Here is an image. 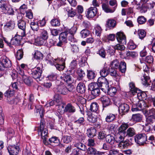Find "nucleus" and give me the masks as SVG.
<instances>
[{
    "mask_svg": "<svg viewBox=\"0 0 155 155\" xmlns=\"http://www.w3.org/2000/svg\"><path fill=\"white\" fill-rule=\"evenodd\" d=\"M39 37L35 39V42L38 45H42L44 44L48 38V35L47 31L45 30H41Z\"/></svg>",
    "mask_w": 155,
    "mask_h": 155,
    "instance_id": "obj_1",
    "label": "nucleus"
},
{
    "mask_svg": "<svg viewBox=\"0 0 155 155\" xmlns=\"http://www.w3.org/2000/svg\"><path fill=\"white\" fill-rule=\"evenodd\" d=\"M97 83L101 90L105 93H107L109 86L107 79L105 78L99 77L97 80Z\"/></svg>",
    "mask_w": 155,
    "mask_h": 155,
    "instance_id": "obj_2",
    "label": "nucleus"
},
{
    "mask_svg": "<svg viewBox=\"0 0 155 155\" xmlns=\"http://www.w3.org/2000/svg\"><path fill=\"white\" fill-rule=\"evenodd\" d=\"M54 64L57 69L61 71L63 70L65 67V63L64 60L59 58L55 59L53 60Z\"/></svg>",
    "mask_w": 155,
    "mask_h": 155,
    "instance_id": "obj_3",
    "label": "nucleus"
},
{
    "mask_svg": "<svg viewBox=\"0 0 155 155\" xmlns=\"http://www.w3.org/2000/svg\"><path fill=\"white\" fill-rule=\"evenodd\" d=\"M135 141L140 145H143L147 140V136L144 134L137 135L135 137Z\"/></svg>",
    "mask_w": 155,
    "mask_h": 155,
    "instance_id": "obj_4",
    "label": "nucleus"
},
{
    "mask_svg": "<svg viewBox=\"0 0 155 155\" xmlns=\"http://www.w3.org/2000/svg\"><path fill=\"white\" fill-rule=\"evenodd\" d=\"M145 67V69H143L144 72L143 75L141 78L142 83L144 85L148 86L150 85L148 84V82L150 81V78L147 76L149 72V70L146 65L144 66L143 68Z\"/></svg>",
    "mask_w": 155,
    "mask_h": 155,
    "instance_id": "obj_5",
    "label": "nucleus"
},
{
    "mask_svg": "<svg viewBox=\"0 0 155 155\" xmlns=\"http://www.w3.org/2000/svg\"><path fill=\"white\" fill-rule=\"evenodd\" d=\"M148 106L143 100H141L139 101L137 106H135V104L132 106V110L133 111H136L137 110H140L145 107H148Z\"/></svg>",
    "mask_w": 155,
    "mask_h": 155,
    "instance_id": "obj_6",
    "label": "nucleus"
},
{
    "mask_svg": "<svg viewBox=\"0 0 155 155\" xmlns=\"http://www.w3.org/2000/svg\"><path fill=\"white\" fill-rule=\"evenodd\" d=\"M56 90L58 94L63 95H65L68 94L69 91L70 92L72 91L71 88H68L63 85H58L56 88Z\"/></svg>",
    "mask_w": 155,
    "mask_h": 155,
    "instance_id": "obj_7",
    "label": "nucleus"
},
{
    "mask_svg": "<svg viewBox=\"0 0 155 155\" xmlns=\"http://www.w3.org/2000/svg\"><path fill=\"white\" fill-rule=\"evenodd\" d=\"M45 124L44 121H42V119L41 120V123L38 129L39 134L40 133L42 138L47 137L48 130L46 128H45Z\"/></svg>",
    "mask_w": 155,
    "mask_h": 155,
    "instance_id": "obj_8",
    "label": "nucleus"
},
{
    "mask_svg": "<svg viewBox=\"0 0 155 155\" xmlns=\"http://www.w3.org/2000/svg\"><path fill=\"white\" fill-rule=\"evenodd\" d=\"M19 150V147L18 146H9L8 148V150L10 155H17Z\"/></svg>",
    "mask_w": 155,
    "mask_h": 155,
    "instance_id": "obj_9",
    "label": "nucleus"
},
{
    "mask_svg": "<svg viewBox=\"0 0 155 155\" xmlns=\"http://www.w3.org/2000/svg\"><path fill=\"white\" fill-rule=\"evenodd\" d=\"M42 73V70H41V68L37 67L35 68L32 73V76L33 78L35 79H38V81L37 80V81H40L41 80L40 79Z\"/></svg>",
    "mask_w": 155,
    "mask_h": 155,
    "instance_id": "obj_10",
    "label": "nucleus"
},
{
    "mask_svg": "<svg viewBox=\"0 0 155 155\" xmlns=\"http://www.w3.org/2000/svg\"><path fill=\"white\" fill-rule=\"evenodd\" d=\"M117 41L123 44L126 43V37L124 33L121 32H119L116 34V36Z\"/></svg>",
    "mask_w": 155,
    "mask_h": 155,
    "instance_id": "obj_11",
    "label": "nucleus"
},
{
    "mask_svg": "<svg viewBox=\"0 0 155 155\" xmlns=\"http://www.w3.org/2000/svg\"><path fill=\"white\" fill-rule=\"evenodd\" d=\"M97 12V9L96 7H91L87 11L86 16L88 18H90L96 16Z\"/></svg>",
    "mask_w": 155,
    "mask_h": 155,
    "instance_id": "obj_12",
    "label": "nucleus"
},
{
    "mask_svg": "<svg viewBox=\"0 0 155 155\" xmlns=\"http://www.w3.org/2000/svg\"><path fill=\"white\" fill-rule=\"evenodd\" d=\"M129 108V106L127 104L125 103L121 104L119 107V113L121 114L122 113V115H123L128 112Z\"/></svg>",
    "mask_w": 155,
    "mask_h": 155,
    "instance_id": "obj_13",
    "label": "nucleus"
},
{
    "mask_svg": "<svg viewBox=\"0 0 155 155\" xmlns=\"http://www.w3.org/2000/svg\"><path fill=\"white\" fill-rule=\"evenodd\" d=\"M76 111V109L70 103L68 104L64 109V112H68L73 113Z\"/></svg>",
    "mask_w": 155,
    "mask_h": 155,
    "instance_id": "obj_14",
    "label": "nucleus"
},
{
    "mask_svg": "<svg viewBox=\"0 0 155 155\" xmlns=\"http://www.w3.org/2000/svg\"><path fill=\"white\" fill-rule=\"evenodd\" d=\"M128 127L129 125L127 123H124L122 124L118 129V133L121 135L122 134L126 135V130Z\"/></svg>",
    "mask_w": 155,
    "mask_h": 155,
    "instance_id": "obj_15",
    "label": "nucleus"
},
{
    "mask_svg": "<svg viewBox=\"0 0 155 155\" xmlns=\"http://www.w3.org/2000/svg\"><path fill=\"white\" fill-rule=\"evenodd\" d=\"M86 90L84 84L81 82H80L78 84L77 87V91L81 94L84 93Z\"/></svg>",
    "mask_w": 155,
    "mask_h": 155,
    "instance_id": "obj_16",
    "label": "nucleus"
},
{
    "mask_svg": "<svg viewBox=\"0 0 155 155\" xmlns=\"http://www.w3.org/2000/svg\"><path fill=\"white\" fill-rule=\"evenodd\" d=\"M103 107H106L110 104V99L107 97L104 96L101 98Z\"/></svg>",
    "mask_w": 155,
    "mask_h": 155,
    "instance_id": "obj_17",
    "label": "nucleus"
},
{
    "mask_svg": "<svg viewBox=\"0 0 155 155\" xmlns=\"http://www.w3.org/2000/svg\"><path fill=\"white\" fill-rule=\"evenodd\" d=\"M86 153L89 155H99L101 154V152L97 151L96 149L91 147L87 149Z\"/></svg>",
    "mask_w": 155,
    "mask_h": 155,
    "instance_id": "obj_18",
    "label": "nucleus"
},
{
    "mask_svg": "<svg viewBox=\"0 0 155 155\" xmlns=\"http://www.w3.org/2000/svg\"><path fill=\"white\" fill-rule=\"evenodd\" d=\"M69 33L68 31H65L61 33L59 36V40L63 41L64 43H67V42L68 37Z\"/></svg>",
    "mask_w": 155,
    "mask_h": 155,
    "instance_id": "obj_19",
    "label": "nucleus"
},
{
    "mask_svg": "<svg viewBox=\"0 0 155 155\" xmlns=\"http://www.w3.org/2000/svg\"><path fill=\"white\" fill-rule=\"evenodd\" d=\"M1 61L6 68L10 67L11 65V61L6 57H2Z\"/></svg>",
    "mask_w": 155,
    "mask_h": 155,
    "instance_id": "obj_20",
    "label": "nucleus"
},
{
    "mask_svg": "<svg viewBox=\"0 0 155 155\" xmlns=\"http://www.w3.org/2000/svg\"><path fill=\"white\" fill-rule=\"evenodd\" d=\"M87 134L88 137L92 138L96 135V130L93 127H91L87 130Z\"/></svg>",
    "mask_w": 155,
    "mask_h": 155,
    "instance_id": "obj_21",
    "label": "nucleus"
},
{
    "mask_svg": "<svg viewBox=\"0 0 155 155\" xmlns=\"http://www.w3.org/2000/svg\"><path fill=\"white\" fill-rule=\"evenodd\" d=\"M126 133V137H132L136 134V131L134 128L130 127L127 130Z\"/></svg>",
    "mask_w": 155,
    "mask_h": 155,
    "instance_id": "obj_22",
    "label": "nucleus"
},
{
    "mask_svg": "<svg viewBox=\"0 0 155 155\" xmlns=\"http://www.w3.org/2000/svg\"><path fill=\"white\" fill-rule=\"evenodd\" d=\"M143 113L146 117H147V116H154L155 115V109L152 108L149 110H144L143 111Z\"/></svg>",
    "mask_w": 155,
    "mask_h": 155,
    "instance_id": "obj_23",
    "label": "nucleus"
},
{
    "mask_svg": "<svg viewBox=\"0 0 155 155\" xmlns=\"http://www.w3.org/2000/svg\"><path fill=\"white\" fill-rule=\"evenodd\" d=\"M21 100L19 98L17 97L14 98H12L11 99L8 100V102L11 104H18L19 105H23V104L21 103Z\"/></svg>",
    "mask_w": 155,
    "mask_h": 155,
    "instance_id": "obj_24",
    "label": "nucleus"
},
{
    "mask_svg": "<svg viewBox=\"0 0 155 155\" xmlns=\"http://www.w3.org/2000/svg\"><path fill=\"white\" fill-rule=\"evenodd\" d=\"M102 8L103 10L107 13H113L115 10V7H113L112 9H110L108 5L105 3L102 4Z\"/></svg>",
    "mask_w": 155,
    "mask_h": 155,
    "instance_id": "obj_25",
    "label": "nucleus"
},
{
    "mask_svg": "<svg viewBox=\"0 0 155 155\" xmlns=\"http://www.w3.org/2000/svg\"><path fill=\"white\" fill-rule=\"evenodd\" d=\"M14 90L11 89L10 88L6 91L4 93V95L5 97H7V100L8 101L9 99L12 98V97L14 95Z\"/></svg>",
    "mask_w": 155,
    "mask_h": 155,
    "instance_id": "obj_26",
    "label": "nucleus"
},
{
    "mask_svg": "<svg viewBox=\"0 0 155 155\" xmlns=\"http://www.w3.org/2000/svg\"><path fill=\"white\" fill-rule=\"evenodd\" d=\"M97 114H89L87 117V120L89 122L95 123L97 120Z\"/></svg>",
    "mask_w": 155,
    "mask_h": 155,
    "instance_id": "obj_27",
    "label": "nucleus"
},
{
    "mask_svg": "<svg viewBox=\"0 0 155 155\" xmlns=\"http://www.w3.org/2000/svg\"><path fill=\"white\" fill-rule=\"evenodd\" d=\"M21 38L20 36H18L15 35L14 37L12 38L11 40V44L12 45H18L20 43V41Z\"/></svg>",
    "mask_w": 155,
    "mask_h": 155,
    "instance_id": "obj_28",
    "label": "nucleus"
},
{
    "mask_svg": "<svg viewBox=\"0 0 155 155\" xmlns=\"http://www.w3.org/2000/svg\"><path fill=\"white\" fill-rule=\"evenodd\" d=\"M115 25V21L113 19H108L106 24V27L109 29L113 28Z\"/></svg>",
    "mask_w": 155,
    "mask_h": 155,
    "instance_id": "obj_29",
    "label": "nucleus"
},
{
    "mask_svg": "<svg viewBox=\"0 0 155 155\" xmlns=\"http://www.w3.org/2000/svg\"><path fill=\"white\" fill-rule=\"evenodd\" d=\"M142 116L140 114H134L132 115V119L136 122L140 121L142 120Z\"/></svg>",
    "mask_w": 155,
    "mask_h": 155,
    "instance_id": "obj_30",
    "label": "nucleus"
},
{
    "mask_svg": "<svg viewBox=\"0 0 155 155\" xmlns=\"http://www.w3.org/2000/svg\"><path fill=\"white\" fill-rule=\"evenodd\" d=\"M124 57L134 58L137 56V54L134 51H128L124 53Z\"/></svg>",
    "mask_w": 155,
    "mask_h": 155,
    "instance_id": "obj_31",
    "label": "nucleus"
},
{
    "mask_svg": "<svg viewBox=\"0 0 155 155\" xmlns=\"http://www.w3.org/2000/svg\"><path fill=\"white\" fill-rule=\"evenodd\" d=\"M44 112L43 108L41 105H39L36 107V112L39 113L41 118L44 116Z\"/></svg>",
    "mask_w": 155,
    "mask_h": 155,
    "instance_id": "obj_32",
    "label": "nucleus"
},
{
    "mask_svg": "<svg viewBox=\"0 0 155 155\" xmlns=\"http://www.w3.org/2000/svg\"><path fill=\"white\" fill-rule=\"evenodd\" d=\"M99 85L96 83H91L89 85V89L91 91L97 89H99Z\"/></svg>",
    "mask_w": 155,
    "mask_h": 155,
    "instance_id": "obj_33",
    "label": "nucleus"
},
{
    "mask_svg": "<svg viewBox=\"0 0 155 155\" xmlns=\"http://www.w3.org/2000/svg\"><path fill=\"white\" fill-rule=\"evenodd\" d=\"M121 72L124 73L126 69V64L124 61H121L120 64L119 68Z\"/></svg>",
    "mask_w": 155,
    "mask_h": 155,
    "instance_id": "obj_34",
    "label": "nucleus"
},
{
    "mask_svg": "<svg viewBox=\"0 0 155 155\" xmlns=\"http://www.w3.org/2000/svg\"><path fill=\"white\" fill-rule=\"evenodd\" d=\"M22 77L23 81L26 84L28 85H30L31 84L32 82L31 77H28L25 75L22 76Z\"/></svg>",
    "mask_w": 155,
    "mask_h": 155,
    "instance_id": "obj_35",
    "label": "nucleus"
},
{
    "mask_svg": "<svg viewBox=\"0 0 155 155\" xmlns=\"http://www.w3.org/2000/svg\"><path fill=\"white\" fill-rule=\"evenodd\" d=\"M105 139L106 141L111 145L113 144L115 142L114 137L110 135H107L105 137Z\"/></svg>",
    "mask_w": 155,
    "mask_h": 155,
    "instance_id": "obj_36",
    "label": "nucleus"
},
{
    "mask_svg": "<svg viewBox=\"0 0 155 155\" xmlns=\"http://www.w3.org/2000/svg\"><path fill=\"white\" fill-rule=\"evenodd\" d=\"M115 118V116L114 114L110 113L107 115L105 118V120L107 122H110L113 121Z\"/></svg>",
    "mask_w": 155,
    "mask_h": 155,
    "instance_id": "obj_37",
    "label": "nucleus"
},
{
    "mask_svg": "<svg viewBox=\"0 0 155 155\" xmlns=\"http://www.w3.org/2000/svg\"><path fill=\"white\" fill-rule=\"evenodd\" d=\"M96 76V74L94 71L89 70L88 71L87 74V78L89 80H93L94 79Z\"/></svg>",
    "mask_w": 155,
    "mask_h": 155,
    "instance_id": "obj_38",
    "label": "nucleus"
},
{
    "mask_svg": "<svg viewBox=\"0 0 155 155\" xmlns=\"http://www.w3.org/2000/svg\"><path fill=\"white\" fill-rule=\"evenodd\" d=\"M26 23L22 18L18 20V25L20 29H25Z\"/></svg>",
    "mask_w": 155,
    "mask_h": 155,
    "instance_id": "obj_39",
    "label": "nucleus"
},
{
    "mask_svg": "<svg viewBox=\"0 0 155 155\" xmlns=\"http://www.w3.org/2000/svg\"><path fill=\"white\" fill-rule=\"evenodd\" d=\"M109 72L108 68L107 67L105 66L100 72V74L102 76L101 77L104 78L107 76Z\"/></svg>",
    "mask_w": 155,
    "mask_h": 155,
    "instance_id": "obj_40",
    "label": "nucleus"
},
{
    "mask_svg": "<svg viewBox=\"0 0 155 155\" xmlns=\"http://www.w3.org/2000/svg\"><path fill=\"white\" fill-rule=\"evenodd\" d=\"M15 26V24L14 21H10L7 22L5 26V27L7 29H12Z\"/></svg>",
    "mask_w": 155,
    "mask_h": 155,
    "instance_id": "obj_41",
    "label": "nucleus"
},
{
    "mask_svg": "<svg viewBox=\"0 0 155 155\" xmlns=\"http://www.w3.org/2000/svg\"><path fill=\"white\" fill-rule=\"evenodd\" d=\"M78 77L77 79L79 81L82 80L83 78L85 76V74L84 71L82 70L81 69H80L78 70Z\"/></svg>",
    "mask_w": 155,
    "mask_h": 155,
    "instance_id": "obj_42",
    "label": "nucleus"
},
{
    "mask_svg": "<svg viewBox=\"0 0 155 155\" xmlns=\"http://www.w3.org/2000/svg\"><path fill=\"white\" fill-rule=\"evenodd\" d=\"M63 79L65 82L68 84L72 83L74 81L73 78L70 75H65Z\"/></svg>",
    "mask_w": 155,
    "mask_h": 155,
    "instance_id": "obj_43",
    "label": "nucleus"
},
{
    "mask_svg": "<svg viewBox=\"0 0 155 155\" xmlns=\"http://www.w3.org/2000/svg\"><path fill=\"white\" fill-rule=\"evenodd\" d=\"M72 139V138L71 136L66 135L62 137V140L64 143H68L70 142Z\"/></svg>",
    "mask_w": 155,
    "mask_h": 155,
    "instance_id": "obj_44",
    "label": "nucleus"
},
{
    "mask_svg": "<svg viewBox=\"0 0 155 155\" xmlns=\"http://www.w3.org/2000/svg\"><path fill=\"white\" fill-rule=\"evenodd\" d=\"M25 35V29L19 28L17 31L16 35L18 36H20V37H21L24 36Z\"/></svg>",
    "mask_w": 155,
    "mask_h": 155,
    "instance_id": "obj_45",
    "label": "nucleus"
},
{
    "mask_svg": "<svg viewBox=\"0 0 155 155\" xmlns=\"http://www.w3.org/2000/svg\"><path fill=\"white\" fill-rule=\"evenodd\" d=\"M119 65V62L117 59L113 60L110 63L111 67L115 69H117L118 68Z\"/></svg>",
    "mask_w": 155,
    "mask_h": 155,
    "instance_id": "obj_46",
    "label": "nucleus"
},
{
    "mask_svg": "<svg viewBox=\"0 0 155 155\" xmlns=\"http://www.w3.org/2000/svg\"><path fill=\"white\" fill-rule=\"evenodd\" d=\"M98 106L97 104L96 103H91L90 106V110L93 112H96L98 110Z\"/></svg>",
    "mask_w": 155,
    "mask_h": 155,
    "instance_id": "obj_47",
    "label": "nucleus"
},
{
    "mask_svg": "<svg viewBox=\"0 0 155 155\" xmlns=\"http://www.w3.org/2000/svg\"><path fill=\"white\" fill-rule=\"evenodd\" d=\"M146 122L147 124L152 125L155 122V116H147Z\"/></svg>",
    "mask_w": 155,
    "mask_h": 155,
    "instance_id": "obj_48",
    "label": "nucleus"
},
{
    "mask_svg": "<svg viewBox=\"0 0 155 155\" xmlns=\"http://www.w3.org/2000/svg\"><path fill=\"white\" fill-rule=\"evenodd\" d=\"M75 146L78 149L83 151H85L87 149L86 146L81 143H76Z\"/></svg>",
    "mask_w": 155,
    "mask_h": 155,
    "instance_id": "obj_49",
    "label": "nucleus"
},
{
    "mask_svg": "<svg viewBox=\"0 0 155 155\" xmlns=\"http://www.w3.org/2000/svg\"><path fill=\"white\" fill-rule=\"evenodd\" d=\"M23 52L22 49L18 50L16 54V57L18 60L21 59L23 56Z\"/></svg>",
    "mask_w": 155,
    "mask_h": 155,
    "instance_id": "obj_50",
    "label": "nucleus"
},
{
    "mask_svg": "<svg viewBox=\"0 0 155 155\" xmlns=\"http://www.w3.org/2000/svg\"><path fill=\"white\" fill-rule=\"evenodd\" d=\"M107 92L111 96H114L117 91V90L116 88L114 87H111L109 88Z\"/></svg>",
    "mask_w": 155,
    "mask_h": 155,
    "instance_id": "obj_51",
    "label": "nucleus"
},
{
    "mask_svg": "<svg viewBox=\"0 0 155 155\" xmlns=\"http://www.w3.org/2000/svg\"><path fill=\"white\" fill-rule=\"evenodd\" d=\"M66 11L68 12V14L69 17H73L76 14V12L71 8L70 9H67Z\"/></svg>",
    "mask_w": 155,
    "mask_h": 155,
    "instance_id": "obj_52",
    "label": "nucleus"
},
{
    "mask_svg": "<svg viewBox=\"0 0 155 155\" xmlns=\"http://www.w3.org/2000/svg\"><path fill=\"white\" fill-rule=\"evenodd\" d=\"M129 87L130 91L132 94H134L135 91L138 89L135 87L134 84L132 82L130 83Z\"/></svg>",
    "mask_w": 155,
    "mask_h": 155,
    "instance_id": "obj_53",
    "label": "nucleus"
},
{
    "mask_svg": "<svg viewBox=\"0 0 155 155\" xmlns=\"http://www.w3.org/2000/svg\"><path fill=\"white\" fill-rule=\"evenodd\" d=\"M90 34V32L87 29H83L81 32L82 37L85 38L87 37Z\"/></svg>",
    "mask_w": 155,
    "mask_h": 155,
    "instance_id": "obj_54",
    "label": "nucleus"
},
{
    "mask_svg": "<svg viewBox=\"0 0 155 155\" xmlns=\"http://www.w3.org/2000/svg\"><path fill=\"white\" fill-rule=\"evenodd\" d=\"M51 25L52 26H59L60 25V21L57 19H54L51 21Z\"/></svg>",
    "mask_w": 155,
    "mask_h": 155,
    "instance_id": "obj_55",
    "label": "nucleus"
},
{
    "mask_svg": "<svg viewBox=\"0 0 155 155\" xmlns=\"http://www.w3.org/2000/svg\"><path fill=\"white\" fill-rule=\"evenodd\" d=\"M8 5H6L4 3H2L0 5V8L2 11L5 14H6V12L8 11L7 7H8Z\"/></svg>",
    "mask_w": 155,
    "mask_h": 155,
    "instance_id": "obj_56",
    "label": "nucleus"
},
{
    "mask_svg": "<svg viewBox=\"0 0 155 155\" xmlns=\"http://www.w3.org/2000/svg\"><path fill=\"white\" fill-rule=\"evenodd\" d=\"M137 32L140 39L143 38L146 36V33L143 30L139 29L138 31Z\"/></svg>",
    "mask_w": 155,
    "mask_h": 155,
    "instance_id": "obj_57",
    "label": "nucleus"
},
{
    "mask_svg": "<svg viewBox=\"0 0 155 155\" xmlns=\"http://www.w3.org/2000/svg\"><path fill=\"white\" fill-rule=\"evenodd\" d=\"M145 61L148 63L152 64L153 62V58L151 55L147 56L145 58Z\"/></svg>",
    "mask_w": 155,
    "mask_h": 155,
    "instance_id": "obj_58",
    "label": "nucleus"
},
{
    "mask_svg": "<svg viewBox=\"0 0 155 155\" xmlns=\"http://www.w3.org/2000/svg\"><path fill=\"white\" fill-rule=\"evenodd\" d=\"M31 27L33 30L37 31L38 29L39 26L37 22H31Z\"/></svg>",
    "mask_w": 155,
    "mask_h": 155,
    "instance_id": "obj_59",
    "label": "nucleus"
},
{
    "mask_svg": "<svg viewBox=\"0 0 155 155\" xmlns=\"http://www.w3.org/2000/svg\"><path fill=\"white\" fill-rule=\"evenodd\" d=\"M146 19L143 16H140L137 18V21L138 23L140 24L144 23L146 21Z\"/></svg>",
    "mask_w": 155,
    "mask_h": 155,
    "instance_id": "obj_60",
    "label": "nucleus"
},
{
    "mask_svg": "<svg viewBox=\"0 0 155 155\" xmlns=\"http://www.w3.org/2000/svg\"><path fill=\"white\" fill-rule=\"evenodd\" d=\"M143 130L146 132L150 131L152 128L153 127V125L146 123L145 126H143Z\"/></svg>",
    "mask_w": 155,
    "mask_h": 155,
    "instance_id": "obj_61",
    "label": "nucleus"
},
{
    "mask_svg": "<svg viewBox=\"0 0 155 155\" xmlns=\"http://www.w3.org/2000/svg\"><path fill=\"white\" fill-rule=\"evenodd\" d=\"M113 48L115 50H120L123 51L125 49V47L123 45L120 44H117L113 46Z\"/></svg>",
    "mask_w": 155,
    "mask_h": 155,
    "instance_id": "obj_62",
    "label": "nucleus"
},
{
    "mask_svg": "<svg viewBox=\"0 0 155 155\" xmlns=\"http://www.w3.org/2000/svg\"><path fill=\"white\" fill-rule=\"evenodd\" d=\"M87 146L90 147H94L95 145V143L94 139L89 138L87 140Z\"/></svg>",
    "mask_w": 155,
    "mask_h": 155,
    "instance_id": "obj_63",
    "label": "nucleus"
},
{
    "mask_svg": "<svg viewBox=\"0 0 155 155\" xmlns=\"http://www.w3.org/2000/svg\"><path fill=\"white\" fill-rule=\"evenodd\" d=\"M34 55L35 58L37 59H42L43 58V54L40 51H35Z\"/></svg>",
    "mask_w": 155,
    "mask_h": 155,
    "instance_id": "obj_64",
    "label": "nucleus"
}]
</instances>
